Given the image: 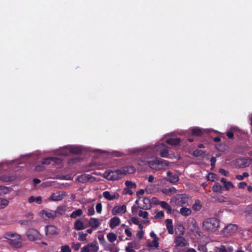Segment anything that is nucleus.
Listing matches in <instances>:
<instances>
[{"label":"nucleus","mask_w":252,"mask_h":252,"mask_svg":"<svg viewBox=\"0 0 252 252\" xmlns=\"http://www.w3.org/2000/svg\"><path fill=\"white\" fill-rule=\"evenodd\" d=\"M176 191V190L174 188H170L169 189H166L162 190L163 193L169 195H171L175 193Z\"/></svg>","instance_id":"31"},{"label":"nucleus","mask_w":252,"mask_h":252,"mask_svg":"<svg viewBox=\"0 0 252 252\" xmlns=\"http://www.w3.org/2000/svg\"><path fill=\"white\" fill-rule=\"evenodd\" d=\"M223 185V188L225 190H229L231 188H234V185L232 182L230 181H227Z\"/></svg>","instance_id":"36"},{"label":"nucleus","mask_w":252,"mask_h":252,"mask_svg":"<svg viewBox=\"0 0 252 252\" xmlns=\"http://www.w3.org/2000/svg\"><path fill=\"white\" fill-rule=\"evenodd\" d=\"M86 176L87 177L86 180H88V182H93L95 180V178L90 174H86Z\"/></svg>","instance_id":"50"},{"label":"nucleus","mask_w":252,"mask_h":252,"mask_svg":"<svg viewBox=\"0 0 252 252\" xmlns=\"http://www.w3.org/2000/svg\"><path fill=\"white\" fill-rule=\"evenodd\" d=\"M103 177L110 181L118 180L123 178L120 169L106 171L103 173Z\"/></svg>","instance_id":"6"},{"label":"nucleus","mask_w":252,"mask_h":252,"mask_svg":"<svg viewBox=\"0 0 252 252\" xmlns=\"http://www.w3.org/2000/svg\"><path fill=\"white\" fill-rule=\"evenodd\" d=\"M201 207L202 205L201 204L200 201L199 200H196L192 205L193 209L196 211L200 210L201 208Z\"/></svg>","instance_id":"38"},{"label":"nucleus","mask_w":252,"mask_h":252,"mask_svg":"<svg viewBox=\"0 0 252 252\" xmlns=\"http://www.w3.org/2000/svg\"><path fill=\"white\" fill-rule=\"evenodd\" d=\"M164 217V212L162 211L158 212L155 216L156 219H161Z\"/></svg>","instance_id":"47"},{"label":"nucleus","mask_w":252,"mask_h":252,"mask_svg":"<svg viewBox=\"0 0 252 252\" xmlns=\"http://www.w3.org/2000/svg\"><path fill=\"white\" fill-rule=\"evenodd\" d=\"M206 247L204 245H200L198 247V250L200 252H206Z\"/></svg>","instance_id":"60"},{"label":"nucleus","mask_w":252,"mask_h":252,"mask_svg":"<svg viewBox=\"0 0 252 252\" xmlns=\"http://www.w3.org/2000/svg\"><path fill=\"white\" fill-rule=\"evenodd\" d=\"M177 229L179 231L180 235H183L185 232V228L183 225H179L177 227Z\"/></svg>","instance_id":"49"},{"label":"nucleus","mask_w":252,"mask_h":252,"mask_svg":"<svg viewBox=\"0 0 252 252\" xmlns=\"http://www.w3.org/2000/svg\"><path fill=\"white\" fill-rule=\"evenodd\" d=\"M7 190V188L5 187L4 186H0V195H2L3 193H5Z\"/></svg>","instance_id":"55"},{"label":"nucleus","mask_w":252,"mask_h":252,"mask_svg":"<svg viewBox=\"0 0 252 252\" xmlns=\"http://www.w3.org/2000/svg\"><path fill=\"white\" fill-rule=\"evenodd\" d=\"M186 206H182L179 211L180 214L184 217L189 216L192 212L190 208H187Z\"/></svg>","instance_id":"20"},{"label":"nucleus","mask_w":252,"mask_h":252,"mask_svg":"<svg viewBox=\"0 0 252 252\" xmlns=\"http://www.w3.org/2000/svg\"><path fill=\"white\" fill-rule=\"evenodd\" d=\"M61 252H71V249L68 245H63L61 247Z\"/></svg>","instance_id":"44"},{"label":"nucleus","mask_w":252,"mask_h":252,"mask_svg":"<svg viewBox=\"0 0 252 252\" xmlns=\"http://www.w3.org/2000/svg\"><path fill=\"white\" fill-rule=\"evenodd\" d=\"M165 223L168 233L170 234H173L174 233V230L172 220L167 219L165 220Z\"/></svg>","instance_id":"26"},{"label":"nucleus","mask_w":252,"mask_h":252,"mask_svg":"<svg viewBox=\"0 0 252 252\" xmlns=\"http://www.w3.org/2000/svg\"><path fill=\"white\" fill-rule=\"evenodd\" d=\"M88 213L90 216H92L94 214V210L93 207H90L88 209Z\"/></svg>","instance_id":"58"},{"label":"nucleus","mask_w":252,"mask_h":252,"mask_svg":"<svg viewBox=\"0 0 252 252\" xmlns=\"http://www.w3.org/2000/svg\"><path fill=\"white\" fill-rule=\"evenodd\" d=\"M162 142H159L155 144L154 146H147L139 148H135L131 150V153L141 155L153 154L156 155L160 152V156L162 158H169L168 147L163 144Z\"/></svg>","instance_id":"1"},{"label":"nucleus","mask_w":252,"mask_h":252,"mask_svg":"<svg viewBox=\"0 0 252 252\" xmlns=\"http://www.w3.org/2000/svg\"><path fill=\"white\" fill-rule=\"evenodd\" d=\"M65 211L66 209L64 206H59L58 207L55 212H56V215H57V214L62 215L65 213Z\"/></svg>","instance_id":"32"},{"label":"nucleus","mask_w":252,"mask_h":252,"mask_svg":"<svg viewBox=\"0 0 252 252\" xmlns=\"http://www.w3.org/2000/svg\"><path fill=\"white\" fill-rule=\"evenodd\" d=\"M208 129H202L198 127L191 128L192 134L195 136H200L203 134L205 131H208Z\"/></svg>","instance_id":"21"},{"label":"nucleus","mask_w":252,"mask_h":252,"mask_svg":"<svg viewBox=\"0 0 252 252\" xmlns=\"http://www.w3.org/2000/svg\"><path fill=\"white\" fill-rule=\"evenodd\" d=\"M41 163L42 164L46 165H49L52 163H53V164H60L62 163V160L57 157H48L43 158Z\"/></svg>","instance_id":"12"},{"label":"nucleus","mask_w":252,"mask_h":252,"mask_svg":"<svg viewBox=\"0 0 252 252\" xmlns=\"http://www.w3.org/2000/svg\"><path fill=\"white\" fill-rule=\"evenodd\" d=\"M6 238L9 240V243L12 247L19 248L21 246L22 238L19 235L8 232L6 234Z\"/></svg>","instance_id":"5"},{"label":"nucleus","mask_w":252,"mask_h":252,"mask_svg":"<svg viewBox=\"0 0 252 252\" xmlns=\"http://www.w3.org/2000/svg\"><path fill=\"white\" fill-rule=\"evenodd\" d=\"M120 170L121 171L122 177L127 174H133L135 173L136 171L135 167L133 166L124 167Z\"/></svg>","instance_id":"15"},{"label":"nucleus","mask_w":252,"mask_h":252,"mask_svg":"<svg viewBox=\"0 0 252 252\" xmlns=\"http://www.w3.org/2000/svg\"><path fill=\"white\" fill-rule=\"evenodd\" d=\"M203 154V152L202 151H199V150H195L194 152H193V155H194L195 156H201Z\"/></svg>","instance_id":"62"},{"label":"nucleus","mask_w":252,"mask_h":252,"mask_svg":"<svg viewBox=\"0 0 252 252\" xmlns=\"http://www.w3.org/2000/svg\"><path fill=\"white\" fill-rule=\"evenodd\" d=\"M101 222L97 219L92 218L89 220V225L94 229L98 228Z\"/></svg>","instance_id":"18"},{"label":"nucleus","mask_w":252,"mask_h":252,"mask_svg":"<svg viewBox=\"0 0 252 252\" xmlns=\"http://www.w3.org/2000/svg\"><path fill=\"white\" fill-rule=\"evenodd\" d=\"M190 197L186 194H178L170 200V203L175 206H184L190 205Z\"/></svg>","instance_id":"2"},{"label":"nucleus","mask_w":252,"mask_h":252,"mask_svg":"<svg viewBox=\"0 0 252 252\" xmlns=\"http://www.w3.org/2000/svg\"><path fill=\"white\" fill-rule=\"evenodd\" d=\"M77 217H79V209L73 211L70 215V217L72 218H76Z\"/></svg>","instance_id":"52"},{"label":"nucleus","mask_w":252,"mask_h":252,"mask_svg":"<svg viewBox=\"0 0 252 252\" xmlns=\"http://www.w3.org/2000/svg\"><path fill=\"white\" fill-rule=\"evenodd\" d=\"M169 162L165 160H159V164H160V169H166L169 165Z\"/></svg>","instance_id":"34"},{"label":"nucleus","mask_w":252,"mask_h":252,"mask_svg":"<svg viewBox=\"0 0 252 252\" xmlns=\"http://www.w3.org/2000/svg\"><path fill=\"white\" fill-rule=\"evenodd\" d=\"M96 211L97 213H101L102 211V204L101 203H98L96 205L95 207Z\"/></svg>","instance_id":"48"},{"label":"nucleus","mask_w":252,"mask_h":252,"mask_svg":"<svg viewBox=\"0 0 252 252\" xmlns=\"http://www.w3.org/2000/svg\"><path fill=\"white\" fill-rule=\"evenodd\" d=\"M123 192L125 194L132 195L133 193L132 191L130 189V188H125Z\"/></svg>","instance_id":"54"},{"label":"nucleus","mask_w":252,"mask_h":252,"mask_svg":"<svg viewBox=\"0 0 252 252\" xmlns=\"http://www.w3.org/2000/svg\"><path fill=\"white\" fill-rule=\"evenodd\" d=\"M121 221L119 218L115 217L112 218L110 220V226L111 228H114L118 226Z\"/></svg>","instance_id":"25"},{"label":"nucleus","mask_w":252,"mask_h":252,"mask_svg":"<svg viewBox=\"0 0 252 252\" xmlns=\"http://www.w3.org/2000/svg\"><path fill=\"white\" fill-rule=\"evenodd\" d=\"M238 230V226L236 224H229L223 229L224 234L226 236H229L234 234Z\"/></svg>","instance_id":"10"},{"label":"nucleus","mask_w":252,"mask_h":252,"mask_svg":"<svg viewBox=\"0 0 252 252\" xmlns=\"http://www.w3.org/2000/svg\"><path fill=\"white\" fill-rule=\"evenodd\" d=\"M167 175L168 177V180L171 183H177L179 181V177L177 175L172 174V173L170 171H168L167 172Z\"/></svg>","instance_id":"24"},{"label":"nucleus","mask_w":252,"mask_h":252,"mask_svg":"<svg viewBox=\"0 0 252 252\" xmlns=\"http://www.w3.org/2000/svg\"><path fill=\"white\" fill-rule=\"evenodd\" d=\"M247 184L245 182H241L238 184L237 188L239 189H244L247 187Z\"/></svg>","instance_id":"46"},{"label":"nucleus","mask_w":252,"mask_h":252,"mask_svg":"<svg viewBox=\"0 0 252 252\" xmlns=\"http://www.w3.org/2000/svg\"><path fill=\"white\" fill-rule=\"evenodd\" d=\"M222 187L218 183H216L212 187V190L214 192L217 193H221Z\"/></svg>","instance_id":"30"},{"label":"nucleus","mask_w":252,"mask_h":252,"mask_svg":"<svg viewBox=\"0 0 252 252\" xmlns=\"http://www.w3.org/2000/svg\"><path fill=\"white\" fill-rule=\"evenodd\" d=\"M158 204H159L162 208L166 209L168 214L171 213L172 208L167 202L165 201H159Z\"/></svg>","instance_id":"27"},{"label":"nucleus","mask_w":252,"mask_h":252,"mask_svg":"<svg viewBox=\"0 0 252 252\" xmlns=\"http://www.w3.org/2000/svg\"><path fill=\"white\" fill-rule=\"evenodd\" d=\"M125 185L126 186V188L130 189H134L136 187V185L134 183L130 181H126L125 182Z\"/></svg>","instance_id":"40"},{"label":"nucleus","mask_w":252,"mask_h":252,"mask_svg":"<svg viewBox=\"0 0 252 252\" xmlns=\"http://www.w3.org/2000/svg\"><path fill=\"white\" fill-rule=\"evenodd\" d=\"M138 215L144 219L148 218V213L146 211H143L141 210L139 212Z\"/></svg>","instance_id":"43"},{"label":"nucleus","mask_w":252,"mask_h":252,"mask_svg":"<svg viewBox=\"0 0 252 252\" xmlns=\"http://www.w3.org/2000/svg\"><path fill=\"white\" fill-rule=\"evenodd\" d=\"M174 242L176 247H184L187 244L186 239L182 236L177 237Z\"/></svg>","instance_id":"17"},{"label":"nucleus","mask_w":252,"mask_h":252,"mask_svg":"<svg viewBox=\"0 0 252 252\" xmlns=\"http://www.w3.org/2000/svg\"><path fill=\"white\" fill-rule=\"evenodd\" d=\"M0 180L5 182H8L11 181L12 179L11 177L9 176L2 175L0 176Z\"/></svg>","instance_id":"42"},{"label":"nucleus","mask_w":252,"mask_h":252,"mask_svg":"<svg viewBox=\"0 0 252 252\" xmlns=\"http://www.w3.org/2000/svg\"><path fill=\"white\" fill-rule=\"evenodd\" d=\"M98 250V246L96 242H93L88 244L83 247L81 252H97Z\"/></svg>","instance_id":"11"},{"label":"nucleus","mask_w":252,"mask_h":252,"mask_svg":"<svg viewBox=\"0 0 252 252\" xmlns=\"http://www.w3.org/2000/svg\"><path fill=\"white\" fill-rule=\"evenodd\" d=\"M142 202H143V204L141 203L139 205L140 208L144 210H147L150 208L151 203L150 200L149 198H143L142 199Z\"/></svg>","instance_id":"19"},{"label":"nucleus","mask_w":252,"mask_h":252,"mask_svg":"<svg viewBox=\"0 0 252 252\" xmlns=\"http://www.w3.org/2000/svg\"><path fill=\"white\" fill-rule=\"evenodd\" d=\"M9 201L6 199L0 198V209H3L8 205Z\"/></svg>","instance_id":"35"},{"label":"nucleus","mask_w":252,"mask_h":252,"mask_svg":"<svg viewBox=\"0 0 252 252\" xmlns=\"http://www.w3.org/2000/svg\"><path fill=\"white\" fill-rule=\"evenodd\" d=\"M219 225V220L216 218H209L203 222V229L210 232L217 231Z\"/></svg>","instance_id":"3"},{"label":"nucleus","mask_w":252,"mask_h":252,"mask_svg":"<svg viewBox=\"0 0 252 252\" xmlns=\"http://www.w3.org/2000/svg\"><path fill=\"white\" fill-rule=\"evenodd\" d=\"M217 179V175L213 173L208 174L207 176V179L209 181L214 182Z\"/></svg>","instance_id":"41"},{"label":"nucleus","mask_w":252,"mask_h":252,"mask_svg":"<svg viewBox=\"0 0 252 252\" xmlns=\"http://www.w3.org/2000/svg\"><path fill=\"white\" fill-rule=\"evenodd\" d=\"M28 201L29 203L35 202L37 204H40L42 203V197L41 196L34 197L33 196H31L29 197Z\"/></svg>","instance_id":"29"},{"label":"nucleus","mask_w":252,"mask_h":252,"mask_svg":"<svg viewBox=\"0 0 252 252\" xmlns=\"http://www.w3.org/2000/svg\"><path fill=\"white\" fill-rule=\"evenodd\" d=\"M138 163L140 166H144L148 164L149 167L152 169L158 170H160L159 160L157 158H148L147 160L141 159L138 161Z\"/></svg>","instance_id":"4"},{"label":"nucleus","mask_w":252,"mask_h":252,"mask_svg":"<svg viewBox=\"0 0 252 252\" xmlns=\"http://www.w3.org/2000/svg\"><path fill=\"white\" fill-rule=\"evenodd\" d=\"M87 179V177L86 176V174H83L80 176V182H82L83 183H85L88 182V180Z\"/></svg>","instance_id":"57"},{"label":"nucleus","mask_w":252,"mask_h":252,"mask_svg":"<svg viewBox=\"0 0 252 252\" xmlns=\"http://www.w3.org/2000/svg\"><path fill=\"white\" fill-rule=\"evenodd\" d=\"M237 162L238 164V165L240 168L247 167L251 163L250 159L247 158L239 159L238 160Z\"/></svg>","instance_id":"23"},{"label":"nucleus","mask_w":252,"mask_h":252,"mask_svg":"<svg viewBox=\"0 0 252 252\" xmlns=\"http://www.w3.org/2000/svg\"><path fill=\"white\" fill-rule=\"evenodd\" d=\"M131 221L135 224H139V221L138 219L135 217H132L131 219Z\"/></svg>","instance_id":"63"},{"label":"nucleus","mask_w":252,"mask_h":252,"mask_svg":"<svg viewBox=\"0 0 252 252\" xmlns=\"http://www.w3.org/2000/svg\"><path fill=\"white\" fill-rule=\"evenodd\" d=\"M126 211V206L125 205L116 206L112 210V214L114 215L117 214H124Z\"/></svg>","instance_id":"16"},{"label":"nucleus","mask_w":252,"mask_h":252,"mask_svg":"<svg viewBox=\"0 0 252 252\" xmlns=\"http://www.w3.org/2000/svg\"><path fill=\"white\" fill-rule=\"evenodd\" d=\"M119 249L115 246H113V247L111 248L110 249V252H119Z\"/></svg>","instance_id":"64"},{"label":"nucleus","mask_w":252,"mask_h":252,"mask_svg":"<svg viewBox=\"0 0 252 252\" xmlns=\"http://www.w3.org/2000/svg\"><path fill=\"white\" fill-rule=\"evenodd\" d=\"M59 154L63 156L77 155L79 154V147L75 146H65L60 150Z\"/></svg>","instance_id":"7"},{"label":"nucleus","mask_w":252,"mask_h":252,"mask_svg":"<svg viewBox=\"0 0 252 252\" xmlns=\"http://www.w3.org/2000/svg\"><path fill=\"white\" fill-rule=\"evenodd\" d=\"M150 236L153 239V240L152 241H149L148 242V247L149 248H158L159 247V238L154 231H151L150 232Z\"/></svg>","instance_id":"9"},{"label":"nucleus","mask_w":252,"mask_h":252,"mask_svg":"<svg viewBox=\"0 0 252 252\" xmlns=\"http://www.w3.org/2000/svg\"><path fill=\"white\" fill-rule=\"evenodd\" d=\"M78 161H79V158H70L68 161V163H76Z\"/></svg>","instance_id":"61"},{"label":"nucleus","mask_w":252,"mask_h":252,"mask_svg":"<svg viewBox=\"0 0 252 252\" xmlns=\"http://www.w3.org/2000/svg\"><path fill=\"white\" fill-rule=\"evenodd\" d=\"M59 233V230L54 225H50L46 226V235L49 237L56 235Z\"/></svg>","instance_id":"13"},{"label":"nucleus","mask_w":252,"mask_h":252,"mask_svg":"<svg viewBox=\"0 0 252 252\" xmlns=\"http://www.w3.org/2000/svg\"><path fill=\"white\" fill-rule=\"evenodd\" d=\"M27 236L31 241H35L41 239V236L39 232L35 229H29L27 232Z\"/></svg>","instance_id":"8"},{"label":"nucleus","mask_w":252,"mask_h":252,"mask_svg":"<svg viewBox=\"0 0 252 252\" xmlns=\"http://www.w3.org/2000/svg\"><path fill=\"white\" fill-rule=\"evenodd\" d=\"M103 197L107 200L111 201L117 199L119 198V194L117 192H110L109 191H105L103 192Z\"/></svg>","instance_id":"14"},{"label":"nucleus","mask_w":252,"mask_h":252,"mask_svg":"<svg viewBox=\"0 0 252 252\" xmlns=\"http://www.w3.org/2000/svg\"><path fill=\"white\" fill-rule=\"evenodd\" d=\"M87 233L80 232V240H84L86 239Z\"/></svg>","instance_id":"59"},{"label":"nucleus","mask_w":252,"mask_h":252,"mask_svg":"<svg viewBox=\"0 0 252 252\" xmlns=\"http://www.w3.org/2000/svg\"><path fill=\"white\" fill-rule=\"evenodd\" d=\"M248 217L252 219V205L249 206L247 209Z\"/></svg>","instance_id":"56"},{"label":"nucleus","mask_w":252,"mask_h":252,"mask_svg":"<svg viewBox=\"0 0 252 252\" xmlns=\"http://www.w3.org/2000/svg\"><path fill=\"white\" fill-rule=\"evenodd\" d=\"M217 200H218V201L219 202H225L228 201V198H227L226 197H224L223 196H221L219 197Z\"/></svg>","instance_id":"51"},{"label":"nucleus","mask_w":252,"mask_h":252,"mask_svg":"<svg viewBox=\"0 0 252 252\" xmlns=\"http://www.w3.org/2000/svg\"><path fill=\"white\" fill-rule=\"evenodd\" d=\"M249 174L248 172H243L242 175L237 174L235 175V178L237 180L242 181L245 178L248 177Z\"/></svg>","instance_id":"33"},{"label":"nucleus","mask_w":252,"mask_h":252,"mask_svg":"<svg viewBox=\"0 0 252 252\" xmlns=\"http://www.w3.org/2000/svg\"><path fill=\"white\" fill-rule=\"evenodd\" d=\"M165 142L169 145L172 146H176L178 145L180 142V139L178 138H170L169 139H166Z\"/></svg>","instance_id":"28"},{"label":"nucleus","mask_w":252,"mask_h":252,"mask_svg":"<svg viewBox=\"0 0 252 252\" xmlns=\"http://www.w3.org/2000/svg\"><path fill=\"white\" fill-rule=\"evenodd\" d=\"M41 213L43 216H45L46 218L49 219H54L57 217V215H56V212L53 211L42 210L41 211Z\"/></svg>","instance_id":"22"},{"label":"nucleus","mask_w":252,"mask_h":252,"mask_svg":"<svg viewBox=\"0 0 252 252\" xmlns=\"http://www.w3.org/2000/svg\"><path fill=\"white\" fill-rule=\"evenodd\" d=\"M215 251L216 252H226V249L225 246L221 245L220 247H217Z\"/></svg>","instance_id":"45"},{"label":"nucleus","mask_w":252,"mask_h":252,"mask_svg":"<svg viewBox=\"0 0 252 252\" xmlns=\"http://www.w3.org/2000/svg\"><path fill=\"white\" fill-rule=\"evenodd\" d=\"M107 238L110 242H114L117 239V236L113 233H109L107 235Z\"/></svg>","instance_id":"37"},{"label":"nucleus","mask_w":252,"mask_h":252,"mask_svg":"<svg viewBox=\"0 0 252 252\" xmlns=\"http://www.w3.org/2000/svg\"><path fill=\"white\" fill-rule=\"evenodd\" d=\"M219 172L224 176H228L229 174V172L228 171L222 168L219 170Z\"/></svg>","instance_id":"53"},{"label":"nucleus","mask_w":252,"mask_h":252,"mask_svg":"<svg viewBox=\"0 0 252 252\" xmlns=\"http://www.w3.org/2000/svg\"><path fill=\"white\" fill-rule=\"evenodd\" d=\"M62 196L58 193H54L51 196V199L53 201H60L62 200Z\"/></svg>","instance_id":"39"}]
</instances>
